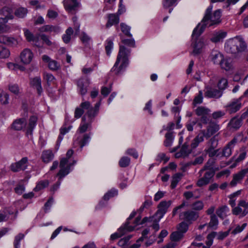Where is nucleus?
<instances>
[{
  "mask_svg": "<svg viewBox=\"0 0 248 248\" xmlns=\"http://www.w3.org/2000/svg\"><path fill=\"white\" fill-rule=\"evenodd\" d=\"M31 86L36 88L37 91L38 93L41 94L42 92L43 89L41 87V80L40 78L36 77L32 79L31 81Z\"/></svg>",
  "mask_w": 248,
  "mask_h": 248,
  "instance_id": "nucleus-29",
  "label": "nucleus"
},
{
  "mask_svg": "<svg viewBox=\"0 0 248 248\" xmlns=\"http://www.w3.org/2000/svg\"><path fill=\"white\" fill-rule=\"evenodd\" d=\"M171 203L170 201H162L160 202L158 205V210L155 215L151 218L152 220L155 218V220L159 222L160 219L163 217L164 215L166 213L168 208L170 206Z\"/></svg>",
  "mask_w": 248,
  "mask_h": 248,
  "instance_id": "nucleus-6",
  "label": "nucleus"
},
{
  "mask_svg": "<svg viewBox=\"0 0 248 248\" xmlns=\"http://www.w3.org/2000/svg\"><path fill=\"white\" fill-rule=\"evenodd\" d=\"M205 90L204 93L205 97L218 99L222 95V92L219 90L215 89V88L205 87Z\"/></svg>",
  "mask_w": 248,
  "mask_h": 248,
  "instance_id": "nucleus-17",
  "label": "nucleus"
},
{
  "mask_svg": "<svg viewBox=\"0 0 248 248\" xmlns=\"http://www.w3.org/2000/svg\"><path fill=\"white\" fill-rule=\"evenodd\" d=\"M228 86V81L226 78H218V81L217 83V87L219 90H223L226 88Z\"/></svg>",
  "mask_w": 248,
  "mask_h": 248,
  "instance_id": "nucleus-42",
  "label": "nucleus"
},
{
  "mask_svg": "<svg viewBox=\"0 0 248 248\" xmlns=\"http://www.w3.org/2000/svg\"><path fill=\"white\" fill-rule=\"evenodd\" d=\"M6 18H0V33L8 32L10 30V27L6 24Z\"/></svg>",
  "mask_w": 248,
  "mask_h": 248,
  "instance_id": "nucleus-36",
  "label": "nucleus"
},
{
  "mask_svg": "<svg viewBox=\"0 0 248 248\" xmlns=\"http://www.w3.org/2000/svg\"><path fill=\"white\" fill-rule=\"evenodd\" d=\"M73 153V150H68L66 153V157L61 160L60 163V170L57 174V176L59 177L60 179H62L67 175L70 172L71 167L76 163V160L70 159Z\"/></svg>",
  "mask_w": 248,
  "mask_h": 248,
  "instance_id": "nucleus-3",
  "label": "nucleus"
},
{
  "mask_svg": "<svg viewBox=\"0 0 248 248\" xmlns=\"http://www.w3.org/2000/svg\"><path fill=\"white\" fill-rule=\"evenodd\" d=\"M177 0H163L162 4L164 8H168L173 6Z\"/></svg>",
  "mask_w": 248,
  "mask_h": 248,
  "instance_id": "nucleus-59",
  "label": "nucleus"
},
{
  "mask_svg": "<svg viewBox=\"0 0 248 248\" xmlns=\"http://www.w3.org/2000/svg\"><path fill=\"white\" fill-rule=\"evenodd\" d=\"M204 204L201 201H198L192 204V208L194 210L200 211L203 209Z\"/></svg>",
  "mask_w": 248,
  "mask_h": 248,
  "instance_id": "nucleus-50",
  "label": "nucleus"
},
{
  "mask_svg": "<svg viewBox=\"0 0 248 248\" xmlns=\"http://www.w3.org/2000/svg\"><path fill=\"white\" fill-rule=\"evenodd\" d=\"M131 237V236H128L127 237H125L123 238H122L119 241L118 243V245L122 247H124L126 245L128 244L129 240H130Z\"/></svg>",
  "mask_w": 248,
  "mask_h": 248,
  "instance_id": "nucleus-60",
  "label": "nucleus"
},
{
  "mask_svg": "<svg viewBox=\"0 0 248 248\" xmlns=\"http://www.w3.org/2000/svg\"><path fill=\"white\" fill-rule=\"evenodd\" d=\"M188 230V225L185 222H182L178 225L177 231L182 232L185 233Z\"/></svg>",
  "mask_w": 248,
  "mask_h": 248,
  "instance_id": "nucleus-56",
  "label": "nucleus"
},
{
  "mask_svg": "<svg viewBox=\"0 0 248 248\" xmlns=\"http://www.w3.org/2000/svg\"><path fill=\"white\" fill-rule=\"evenodd\" d=\"M60 30V29L59 27L49 25L43 26L39 29V31L41 32H53L54 33H58Z\"/></svg>",
  "mask_w": 248,
  "mask_h": 248,
  "instance_id": "nucleus-30",
  "label": "nucleus"
},
{
  "mask_svg": "<svg viewBox=\"0 0 248 248\" xmlns=\"http://www.w3.org/2000/svg\"><path fill=\"white\" fill-rule=\"evenodd\" d=\"M218 145V140L215 137L212 138L207 143V148L205 152L210 157L215 156L218 150L216 149Z\"/></svg>",
  "mask_w": 248,
  "mask_h": 248,
  "instance_id": "nucleus-9",
  "label": "nucleus"
},
{
  "mask_svg": "<svg viewBox=\"0 0 248 248\" xmlns=\"http://www.w3.org/2000/svg\"><path fill=\"white\" fill-rule=\"evenodd\" d=\"M248 173V168L241 170L233 175L232 179L230 183L231 186H235L237 184L240 183L245 175Z\"/></svg>",
  "mask_w": 248,
  "mask_h": 248,
  "instance_id": "nucleus-11",
  "label": "nucleus"
},
{
  "mask_svg": "<svg viewBox=\"0 0 248 248\" xmlns=\"http://www.w3.org/2000/svg\"><path fill=\"white\" fill-rule=\"evenodd\" d=\"M13 11L9 7H5L3 8L0 11V14L4 16L3 18H6L7 21L9 19H12L13 18L14 16L12 15Z\"/></svg>",
  "mask_w": 248,
  "mask_h": 248,
  "instance_id": "nucleus-33",
  "label": "nucleus"
},
{
  "mask_svg": "<svg viewBox=\"0 0 248 248\" xmlns=\"http://www.w3.org/2000/svg\"><path fill=\"white\" fill-rule=\"evenodd\" d=\"M214 172L211 170L205 172L203 177L200 178L197 182L196 185L199 187H202L208 184L211 178L214 176Z\"/></svg>",
  "mask_w": 248,
  "mask_h": 248,
  "instance_id": "nucleus-15",
  "label": "nucleus"
},
{
  "mask_svg": "<svg viewBox=\"0 0 248 248\" xmlns=\"http://www.w3.org/2000/svg\"><path fill=\"white\" fill-rule=\"evenodd\" d=\"M130 162V159L126 156L122 157L119 162V164L121 167H126L128 166Z\"/></svg>",
  "mask_w": 248,
  "mask_h": 248,
  "instance_id": "nucleus-53",
  "label": "nucleus"
},
{
  "mask_svg": "<svg viewBox=\"0 0 248 248\" xmlns=\"http://www.w3.org/2000/svg\"><path fill=\"white\" fill-rule=\"evenodd\" d=\"M236 142L237 139L236 138L233 139L230 142H229L223 150V155L226 157L230 156L232 154V149L233 148Z\"/></svg>",
  "mask_w": 248,
  "mask_h": 248,
  "instance_id": "nucleus-24",
  "label": "nucleus"
},
{
  "mask_svg": "<svg viewBox=\"0 0 248 248\" xmlns=\"http://www.w3.org/2000/svg\"><path fill=\"white\" fill-rule=\"evenodd\" d=\"M27 122L24 117L17 119L14 121L11 127L15 130H21L26 128Z\"/></svg>",
  "mask_w": 248,
  "mask_h": 248,
  "instance_id": "nucleus-18",
  "label": "nucleus"
},
{
  "mask_svg": "<svg viewBox=\"0 0 248 248\" xmlns=\"http://www.w3.org/2000/svg\"><path fill=\"white\" fill-rule=\"evenodd\" d=\"M9 94L3 91H0V103L2 105H6L9 103Z\"/></svg>",
  "mask_w": 248,
  "mask_h": 248,
  "instance_id": "nucleus-44",
  "label": "nucleus"
},
{
  "mask_svg": "<svg viewBox=\"0 0 248 248\" xmlns=\"http://www.w3.org/2000/svg\"><path fill=\"white\" fill-rule=\"evenodd\" d=\"M198 217V214L193 211L183 212L179 215V218L180 219L185 220L187 221L195 220Z\"/></svg>",
  "mask_w": 248,
  "mask_h": 248,
  "instance_id": "nucleus-16",
  "label": "nucleus"
},
{
  "mask_svg": "<svg viewBox=\"0 0 248 248\" xmlns=\"http://www.w3.org/2000/svg\"><path fill=\"white\" fill-rule=\"evenodd\" d=\"M131 51L123 46H120L116 62L112 68V70L117 75L123 71L128 64V57Z\"/></svg>",
  "mask_w": 248,
  "mask_h": 248,
  "instance_id": "nucleus-1",
  "label": "nucleus"
},
{
  "mask_svg": "<svg viewBox=\"0 0 248 248\" xmlns=\"http://www.w3.org/2000/svg\"><path fill=\"white\" fill-rule=\"evenodd\" d=\"M33 58L32 52L29 48L24 49L20 53V59L21 62L24 64H29Z\"/></svg>",
  "mask_w": 248,
  "mask_h": 248,
  "instance_id": "nucleus-14",
  "label": "nucleus"
},
{
  "mask_svg": "<svg viewBox=\"0 0 248 248\" xmlns=\"http://www.w3.org/2000/svg\"><path fill=\"white\" fill-rule=\"evenodd\" d=\"M211 10L212 7L208 8L207 9L205 15L202 20L203 24L202 25L200 24H199L201 27L204 28L203 26H206L208 24H209V26H211L220 22V18L221 16L220 11L219 10H216L212 15H211Z\"/></svg>",
  "mask_w": 248,
  "mask_h": 248,
  "instance_id": "nucleus-5",
  "label": "nucleus"
},
{
  "mask_svg": "<svg viewBox=\"0 0 248 248\" xmlns=\"http://www.w3.org/2000/svg\"><path fill=\"white\" fill-rule=\"evenodd\" d=\"M225 48L227 52L235 54L245 51L247 45L241 37H236L228 40L225 44Z\"/></svg>",
  "mask_w": 248,
  "mask_h": 248,
  "instance_id": "nucleus-2",
  "label": "nucleus"
},
{
  "mask_svg": "<svg viewBox=\"0 0 248 248\" xmlns=\"http://www.w3.org/2000/svg\"><path fill=\"white\" fill-rule=\"evenodd\" d=\"M27 9L25 8H23V7H21V8H18L15 12V14L16 16H17V17H19V18H23L27 14Z\"/></svg>",
  "mask_w": 248,
  "mask_h": 248,
  "instance_id": "nucleus-49",
  "label": "nucleus"
},
{
  "mask_svg": "<svg viewBox=\"0 0 248 248\" xmlns=\"http://www.w3.org/2000/svg\"><path fill=\"white\" fill-rule=\"evenodd\" d=\"M37 121V117L36 116L32 115L30 117L28 124L26 125V130L27 134H31L32 131L35 127L36 122Z\"/></svg>",
  "mask_w": 248,
  "mask_h": 248,
  "instance_id": "nucleus-23",
  "label": "nucleus"
},
{
  "mask_svg": "<svg viewBox=\"0 0 248 248\" xmlns=\"http://www.w3.org/2000/svg\"><path fill=\"white\" fill-rule=\"evenodd\" d=\"M183 237V233L179 231L173 232L170 235V238L173 241H178Z\"/></svg>",
  "mask_w": 248,
  "mask_h": 248,
  "instance_id": "nucleus-51",
  "label": "nucleus"
},
{
  "mask_svg": "<svg viewBox=\"0 0 248 248\" xmlns=\"http://www.w3.org/2000/svg\"><path fill=\"white\" fill-rule=\"evenodd\" d=\"M221 68L225 70L226 71H229L232 68V62L229 60H224L219 63Z\"/></svg>",
  "mask_w": 248,
  "mask_h": 248,
  "instance_id": "nucleus-39",
  "label": "nucleus"
},
{
  "mask_svg": "<svg viewBox=\"0 0 248 248\" xmlns=\"http://www.w3.org/2000/svg\"><path fill=\"white\" fill-rule=\"evenodd\" d=\"M210 58L214 64H219L222 60H223V56L218 51L213 50L211 53Z\"/></svg>",
  "mask_w": 248,
  "mask_h": 248,
  "instance_id": "nucleus-22",
  "label": "nucleus"
},
{
  "mask_svg": "<svg viewBox=\"0 0 248 248\" xmlns=\"http://www.w3.org/2000/svg\"><path fill=\"white\" fill-rule=\"evenodd\" d=\"M16 43V39L6 35H0V43L6 45H12Z\"/></svg>",
  "mask_w": 248,
  "mask_h": 248,
  "instance_id": "nucleus-35",
  "label": "nucleus"
},
{
  "mask_svg": "<svg viewBox=\"0 0 248 248\" xmlns=\"http://www.w3.org/2000/svg\"><path fill=\"white\" fill-rule=\"evenodd\" d=\"M120 28L121 31L126 36H131V35L130 33V28L126 24L121 23L120 24Z\"/></svg>",
  "mask_w": 248,
  "mask_h": 248,
  "instance_id": "nucleus-54",
  "label": "nucleus"
},
{
  "mask_svg": "<svg viewBox=\"0 0 248 248\" xmlns=\"http://www.w3.org/2000/svg\"><path fill=\"white\" fill-rule=\"evenodd\" d=\"M242 107L241 99H235L230 102L226 106L225 108L227 112L232 114L240 110Z\"/></svg>",
  "mask_w": 248,
  "mask_h": 248,
  "instance_id": "nucleus-10",
  "label": "nucleus"
},
{
  "mask_svg": "<svg viewBox=\"0 0 248 248\" xmlns=\"http://www.w3.org/2000/svg\"><path fill=\"white\" fill-rule=\"evenodd\" d=\"M81 108L87 110L86 115L88 117L87 121H91L92 122L93 119L96 115L97 112L93 109L91 106L90 103L88 101H85L80 104Z\"/></svg>",
  "mask_w": 248,
  "mask_h": 248,
  "instance_id": "nucleus-13",
  "label": "nucleus"
},
{
  "mask_svg": "<svg viewBox=\"0 0 248 248\" xmlns=\"http://www.w3.org/2000/svg\"><path fill=\"white\" fill-rule=\"evenodd\" d=\"M203 96H202V93L201 91L199 92V94L197 96H196L194 100L193 104L194 105L197 104H201L202 102Z\"/></svg>",
  "mask_w": 248,
  "mask_h": 248,
  "instance_id": "nucleus-63",
  "label": "nucleus"
},
{
  "mask_svg": "<svg viewBox=\"0 0 248 248\" xmlns=\"http://www.w3.org/2000/svg\"><path fill=\"white\" fill-rule=\"evenodd\" d=\"M24 234L21 233H19L15 236L14 242V245L15 248H19L20 242L24 238Z\"/></svg>",
  "mask_w": 248,
  "mask_h": 248,
  "instance_id": "nucleus-52",
  "label": "nucleus"
},
{
  "mask_svg": "<svg viewBox=\"0 0 248 248\" xmlns=\"http://www.w3.org/2000/svg\"><path fill=\"white\" fill-rule=\"evenodd\" d=\"M204 30V28L198 25L194 30L192 33L193 42L191 44L193 50L191 54L197 55L202 52L205 46V44L202 39H198V37L201 34Z\"/></svg>",
  "mask_w": 248,
  "mask_h": 248,
  "instance_id": "nucleus-4",
  "label": "nucleus"
},
{
  "mask_svg": "<svg viewBox=\"0 0 248 248\" xmlns=\"http://www.w3.org/2000/svg\"><path fill=\"white\" fill-rule=\"evenodd\" d=\"M204 137L207 138V136L205 134V130H201L198 135L192 140L191 144V148L193 149L196 148L200 143L204 140Z\"/></svg>",
  "mask_w": 248,
  "mask_h": 248,
  "instance_id": "nucleus-21",
  "label": "nucleus"
},
{
  "mask_svg": "<svg viewBox=\"0 0 248 248\" xmlns=\"http://www.w3.org/2000/svg\"><path fill=\"white\" fill-rule=\"evenodd\" d=\"M240 194V191H237L229 196L230 200L229 203L231 206L233 207L235 205V197Z\"/></svg>",
  "mask_w": 248,
  "mask_h": 248,
  "instance_id": "nucleus-57",
  "label": "nucleus"
},
{
  "mask_svg": "<svg viewBox=\"0 0 248 248\" xmlns=\"http://www.w3.org/2000/svg\"><path fill=\"white\" fill-rule=\"evenodd\" d=\"M247 152L246 151L245 148H242L240 150V153L239 155V156L237 158V159L235 160L236 162H239L243 160H244L246 156Z\"/></svg>",
  "mask_w": 248,
  "mask_h": 248,
  "instance_id": "nucleus-58",
  "label": "nucleus"
},
{
  "mask_svg": "<svg viewBox=\"0 0 248 248\" xmlns=\"http://www.w3.org/2000/svg\"><path fill=\"white\" fill-rule=\"evenodd\" d=\"M9 91L16 95H18L20 93L19 86L16 84H10L8 86Z\"/></svg>",
  "mask_w": 248,
  "mask_h": 248,
  "instance_id": "nucleus-48",
  "label": "nucleus"
},
{
  "mask_svg": "<svg viewBox=\"0 0 248 248\" xmlns=\"http://www.w3.org/2000/svg\"><path fill=\"white\" fill-rule=\"evenodd\" d=\"M108 22L106 25L107 28H108L113 25L117 24L119 22V17L118 15L110 14L108 15Z\"/></svg>",
  "mask_w": 248,
  "mask_h": 248,
  "instance_id": "nucleus-27",
  "label": "nucleus"
},
{
  "mask_svg": "<svg viewBox=\"0 0 248 248\" xmlns=\"http://www.w3.org/2000/svg\"><path fill=\"white\" fill-rule=\"evenodd\" d=\"M91 121H86L85 116L82 118V122L78 130V132L80 133H83L86 132L87 129L91 127Z\"/></svg>",
  "mask_w": 248,
  "mask_h": 248,
  "instance_id": "nucleus-25",
  "label": "nucleus"
},
{
  "mask_svg": "<svg viewBox=\"0 0 248 248\" xmlns=\"http://www.w3.org/2000/svg\"><path fill=\"white\" fill-rule=\"evenodd\" d=\"M242 125V120L237 117H234L231 119L229 123V126L230 129L236 130L239 129Z\"/></svg>",
  "mask_w": 248,
  "mask_h": 248,
  "instance_id": "nucleus-28",
  "label": "nucleus"
},
{
  "mask_svg": "<svg viewBox=\"0 0 248 248\" xmlns=\"http://www.w3.org/2000/svg\"><path fill=\"white\" fill-rule=\"evenodd\" d=\"M228 208L226 205H223L219 207L216 211V214L221 219H224L226 216V212Z\"/></svg>",
  "mask_w": 248,
  "mask_h": 248,
  "instance_id": "nucleus-37",
  "label": "nucleus"
},
{
  "mask_svg": "<svg viewBox=\"0 0 248 248\" xmlns=\"http://www.w3.org/2000/svg\"><path fill=\"white\" fill-rule=\"evenodd\" d=\"M28 166V159L23 157L20 161L12 163L10 166V169L13 172H18L25 170Z\"/></svg>",
  "mask_w": 248,
  "mask_h": 248,
  "instance_id": "nucleus-12",
  "label": "nucleus"
},
{
  "mask_svg": "<svg viewBox=\"0 0 248 248\" xmlns=\"http://www.w3.org/2000/svg\"><path fill=\"white\" fill-rule=\"evenodd\" d=\"M218 78L217 75H214L211 77L208 84L206 85L205 87H210V88L216 87V86H217Z\"/></svg>",
  "mask_w": 248,
  "mask_h": 248,
  "instance_id": "nucleus-47",
  "label": "nucleus"
},
{
  "mask_svg": "<svg viewBox=\"0 0 248 248\" xmlns=\"http://www.w3.org/2000/svg\"><path fill=\"white\" fill-rule=\"evenodd\" d=\"M10 52L9 50L6 47L0 46V58L6 59L9 57Z\"/></svg>",
  "mask_w": 248,
  "mask_h": 248,
  "instance_id": "nucleus-45",
  "label": "nucleus"
},
{
  "mask_svg": "<svg viewBox=\"0 0 248 248\" xmlns=\"http://www.w3.org/2000/svg\"><path fill=\"white\" fill-rule=\"evenodd\" d=\"M25 187L23 185H17L15 188V192L18 194L21 195L25 191Z\"/></svg>",
  "mask_w": 248,
  "mask_h": 248,
  "instance_id": "nucleus-64",
  "label": "nucleus"
},
{
  "mask_svg": "<svg viewBox=\"0 0 248 248\" xmlns=\"http://www.w3.org/2000/svg\"><path fill=\"white\" fill-rule=\"evenodd\" d=\"M173 136L172 133L168 132L165 135V140L164 145L166 147L170 146L173 140Z\"/></svg>",
  "mask_w": 248,
  "mask_h": 248,
  "instance_id": "nucleus-43",
  "label": "nucleus"
},
{
  "mask_svg": "<svg viewBox=\"0 0 248 248\" xmlns=\"http://www.w3.org/2000/svg\"><path fill=\"white\" fill-rule=\"evenodd\" d=\"M218 129L219 125L218 124L215 123L210 124L207 129V132H205L207 138H209L212 135L216 133Z\"/></svg>",
  "mask_w": 248,
  "mask_h": 248,
  "instance_id": "nucleus-32",
  "label": "nucleus"
},
{
  "mask_svg": "<svg viewBox=\"0 0 248 248\" xmlns=\"http://www.w3.org/2000/svg\"><path fill=\"white\" fill-rule=\"evenodd\" d=\"M90 139V136L89 134H84L83 138L79 141V143L81 148H82L85 145L88 143Z\"/></svg>",
  "mask_w": 248,
  "mask_h": 248,
  "instance_id": "nucleus-61",
  "label": "nucleus"
},
{
  "mask_svg": "<svg viewBox=\"0 0 248 248\" xmlns=\"http://www.w3.org/2000/svg\"><path fill=\"white\" fill-rule=\"evenodd\" d=\"M89 83L87 81H84L81 79L78 82V86L79 88V92L82 95H84L87 92V87Z\"/></svg>",
  "mask_w": 248,
  "mask_h": 248,
  "instance_id": "nucleus-34",
  "label": "nucleus"
},
{
  "mask_svg": "<svg viewBox=\"0 0 248 248\" xmlns=\"http://www.w3.org/2000/svg\"><path fill=\"white\" fill-rule=\"evenodd\" d=\"M226 34L227 33L225 31H220L215 32L213 34V36L211 38V40L214 43L222 41L226 37Z\"/></svg>",
  "mask_w": 248,
  "mask_h": 248,
  "instance_id": "nucleus-31",
  "label": "nucleus"
},
{
  "mask_svg": "<svg viewBox=\"0 0 248 248\" xmlns=\"http://www.w3.org/2000/svg\"><path fill=\"white\" fill-rule=\"evenodd\" d=\"M218 224V221L215 215H212L210 217V221L208 224V227L216 229Z\"/></svg>",
  "mask_w": 248,
  "mask_h": 248,
  "instance_id": "nucleus-40",
  "label": "nucleus"
},
{
  "mask_svg": "<svg viewBox=\"0 0 248 248\" xmlns=\"http://www.w3.org/2000/svg\"><path fill=\"white\" fill-rule=\"evenodd\" d=\"M182 176L183 174L181 173H177L172 176L170 185L172 188H174L176 187L178 183L181 179Z\"/></svg>",
  "mask_w": 248,
  "mask_h": 248,
  "instance_id": "nucleus-41",
  "label": "nucleus"
},
{
  "mask_svg": "<svg viewBox=\"0 0 248 248\" xmlns=\"http://www.w3.org/2000/svg\"><path fill=\"white\" fill-rule=\"evenodd\" d=\"M232 213L235 215H239L241 217L245 216L248 213V202L240 200L237 206L232 210Z\"/></svg>",
  "mask_w": 248,
  "mask_h": 248,
  "instance_id": "nucleus-7",
  "label": "nucleus"
},
{
  "mask_svg": "<svg viewBox=\"0 0 248 248\" xmlns=\"http://www.w3.org/2000/svg\"><path fill=\"white\" fill-rule=\"evenodd\" d=\"M42 157L44 162L48 163L53 159V154L50 150L45 151L43 152Z\"/></svg>",
  "mask_w": 248,
  "mask_h": 248,
  "instance_id": "nucleus-38",
  "label": "nucleus"
},
{
  "mask_svg": "<svg viewBox=\"0 0 248 248\" xmlns=\"http://www.w3.org/2000/svg\"><path fill=\"white\" fill-rule=\"evenodd\" d=\"M49 184L48 181L47 180H45L43 181L40 182L36 187L34 188V190L35 191H38L42 189H43L46 187Z\"/></svg>",
  "mask_w": 248,
  "mask_h": 248,
  "instance_id": "nucleus-55",
  "label": "nucleus"
},
{
  "mask_svg": "<svg viewBox=\"0 0 248 248\" xmlns=\"http://www.w3.org/2000/svg\"><path fill=\"white\" fill-rule=\"evenodd\" d=\"M73 33V31L72 28L70 27L66 30L65 34L62 37V39L64 43H68L69 42Z\"/></svg>",
  "mask_w": 248,
  "mask_h": 248,
  "instance_id": "nucleus-46",
  "label": "nucleus"
},
{
  "mask_svg": "<svg viewBox=\"0 0 248 248\" xmlns=\"http://www.w3.org/2000/svg\"><path fill=\"white\" fill-rule=\"evenodd\" d=\"M63 4L66 10L70 13L75 11L78 5L77 0H64Z\"/></svg>",
  "mask_w": 248,
  "mask_h": 248,
  "instance_id": "nucleus-20",
  "label": "nucleus"
},
{
  "mask_svg": "<svg viewBox=\"0 0 248 248\" xmlns=\"http://www.w3.org/2000/svg\"><path fill=\"white\" fill-rule=\"evenodd\" d=\"M43 61L47 63L49 68L53 71L58 70L60 67V64L55 60H51L49 57L46 55L42 56Z\"/></svg>",
  "mask_w": 248,
  "mask_h": 248,
  "instance_id": "nucleus-19",
  "label": "nucleus"
},
{
  "mask_svg": "<svg viewBox=\"0 0 248 248\" xmlns=\"http://www.w3.org/2000/svg\"><path fill=\"white\" fill-rule=\"evenodd\" d=\"M44 78L46 80L48 85L52 83H54L55 78L51 74L45 73L44 74Z\"/></svg>",
  "mask_w": 248,
  "mask_h": 248,
  "instance_id": "nucleus-62",
  "label": "nucleus"
},
{
  "mask_svg": "<svg viewBox=\"0 0 248 248\" xmlns=\"http://www.w3.org/2000/svg\"><path fill=\"white\" fill-rule=\"evenodd\" d=\"M24 35L28 42H32L35 46H39L38 44L39 37H35L33 34L28 29L24 30Z\"/></svg>",
  "mask_w": 248,
  "mask_h": 248,
  "instance_id": "nucleus-26",
  "label": "nucleus"
},
{
  "mask_svg": "<svg viewBox=\"0 0 248 248\" xmlns=\"http://www.w3.org/2000/svg\"><path fill=\"white\" fill-rule=\"evenodd\" d=\"M210 112L211 111L209 108L202 106L199 107L195 109L196 114L201 117V122L205 124H207L210 121L209 114Z\"/></svg>",
  "mask_w": 248,
  "mask_h": 248,
  "instance_id": "nucleus-8",
  "label": "nucleus"
}]
</instances>
